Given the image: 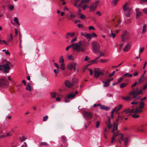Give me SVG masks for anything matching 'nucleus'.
Masks as SVG:
<instances>
[{"label":"nucleus","instance_id":"32","mask_svg":"<svg viewBox=\"0 0 147 147\" xmlns=\"http://www.w3.org/2000/svg\"><path fill=\"white\" fill-rule=\"evenodd\" d=\"M131 97L129 96H127L126 97L122 96L121 97V98L122 99L125 100H130L131 98Z\"/></svg>","mask_w":147,"mask_h":147},{"label":"nucleus","instance_id":"36","mask_svg":"<svg viewBox=\"0 0 147 147\" xmlns=\"http://www.w3.org/2000/svg\"><path fill=\"white\" fill-rule=\"evenodd\" d=\"M129 140V139L127 138H125L124 144L125 146H127V143Z\"/></svg>","mask_w":147,"mask_h":147},{"label":"nucleus","instance_id":"20","mask_svg":"<svg viewBox=\"0 0 147 147\" xmlns=\"http://www.w3.org/2000/svg\"><path fill=\"white\" fill-rule=\"evenodd\" d=\"M106 124L107 126L109 129L111 128V127L112 126V125L111 124L110 118H109L108 119V121L106 122Z\"/></svg>","mask_w":147,"mask_h":147},{"label":"nucleus","instance_id":"28","mask_svg":"<svg viewBox=\"0 0 147 147\" xmlns=\"http://www.w3.org/2000/svg\"><path fill=\"white\" fill-rule=\"evenodd\" d=\"M102 83L104 84L103 86L104 87H107L110 85V83H108L106 81H102Z\"/></svg>","mask_w":147,"mask_h":147},{"label":"nucleus","instance_id":"30","mask_svg":"<svg viewBox=\"0 0 147 147\" xmlns=\"http://www.w3.org/2000/svg\"><path fill=\"white\" fill-rule=\"evenodd\" d=\"M132 76V75L131 74L128 73H127L123 75V77L124 78H125L126 77H131Z\"/></svg>","mask_w":147,"mask_h":147},{"label":"nucleus","instance_id":"44","mask_svg":"<svg viewBox=\"0 0 147 147\" xmlns=\"http://www.w3.org/2000/svg\"><path fill=\"white\" fill-rule=\"evenodd\" d=\"M20 138L21 142H23L26 140V138L23 136L21 137H20Z\"/></svg>","mask_w":147,"mask_h":147},{"label":"nucleus","instance_id":"14","mask_svg":"<svg viewBox=\"0 0 147 147\" xmlns=\"http://www.w3.org/2000/svg\"><path fill=\"white\" fill-rule=\"evenodd\" d=\"M99 2L97 1L91 4L90 6V9H95L97 8Z\"/></svg>","mask_w":147,"mask_h":147},{"label":"nucleus","instance_id":"35","mask_svg":"<svg viewBox=\"0 0 147 147\" xmlns=\"http://www.w3.org/2000/svg\"><path fill=\"white\" fill-rule=\"evenodd\" d=\"M146 24L144 25L143 27V29L142 31V33H144L146 30Z\"/></svg>","mask_w":147,"mask_h":147},{"label":"nucleus","instance_id":"33","mask_svg":"<svg viewBox=\"0 0 147 147\" xmlns=\"http://www.w3.org/2000/svg\"><path fill=\"white\" fill-rule=\"evenodd\" d=\"M50 94L51 97L54 98H56V93L54 92H51L50 93Z\"/></svg>","mask_w":147,"mask_h":147},{"label":"nucleus","instance_id":"21","mask_svg":"<svg viewBox=\"0 0 147 147\" xmlns=\"http://www.w3.org/2000/svg\"><path fill=\"white\" fill-rule=\"evenodd\" d=\"M130 47V45L129 44H128L123 49V50L124 52L127 51Z\"/></svg>","mask_w":147,"mask_h":147},{"label":"nucleus","instance_id":"64","mask_svg":"<svg viewBox=\"0 0 147 147\" xmlns=\"http://www.w3.org/2000/svg\"><path fill=\"white\" fill-rule=\"evenodd\" d=\"M21 147H27V144L26 142H24V144H23Z\"/></svg>","mask_w":147,"mask_h":147},{"label":"nucleus","instance_id":"49","mask_svg":"<svg viewBox=\"0 0 147 147\" xmlns=\"http://www.w3.org/2000/svg\"><path fill=\"white\" fill-rule=\"evenodd\" d=\"M90 65V64H88L87 65H86V66H85L83 68V71L84 72L86 70V69H87V67L89 66Z\"/></svg>","mask_w":147,"mask_h":147},{"label":"nucleus","instance_id":"16","mask_svg":"<svg viewBox=\"0 0 147 147\" xmlns=\"http://www.w3.org/2000/svg\"><path fill=\"white\" fill-rule=\"evenodd\" d=\"M65 86L68 88H70L73 86V84L71 83L68 80H66L65 82Z\"/></svg>","mask_w":147,"mask_h":147},{"label":"nucleus","instance_id":"59","mask_svg":"<svg viewBox=\"0 0 147 147\" xmlns=\"http://www.w3.org/2000/svg\"><path fill=\"white\" fill-rule=\"evenodd\" d=\"M144 49V47H143L142 48L140 47V53H142Z\"/></svg>","mask_w":147,"mask_h":147},{"label":"nucleus","instance_id":"45","mask_svg":"<svg viewBox=\"0 0 147 147\" xmlns=\"http://www.w3.org/2000/svg\"><path fill=\"white\" fill-rule=\"evenodd\" d=\"M65 65L63 63L61 64V69H62V70H64L65 69Z\"/></svg>","mask_w":147,"mask_h":147},{"label":"nucleus","instance_id":"24","mask_svg":"<svg viewBox=\"0 0 147 147\" xmlns=\"http://www.w3.org/2000/svg\"><path fill=\"white\" fill-rule=\"evenodd\" d=\"M136 18H139L141 15L142 13L139 11V10H136Z\"/></svg>","mask_w":147,"mask_h":147},{"label":"nucleus","instance_id":"55","mask_svg":"<svg viewBox=\"0 0 147 147\" xmlns=\"http://www.w3.org/2000/svg\"><path fill=\"white\" fill-rule=\"evenodd\" d=\"M68 58L69 59H70L71 60H73L74 59L72 57V55H71L68 56Z\"/></svg>","mask_w":147,"mask_h":147},{"label":"nucleus","instance_id":"50","mask_svg":"<svg viewBox=\"0 0 147 147\" xmlns=\"http://www.w3.org/2000/svg\"><path fill=\"white\" fill-rule=\"evenodd\" d=\"M96 14L99 16H101L102 15V13H101V12L99 11H97L96 12Z\"/></svg>","mask_w":147,"mask_h":147},{"label":"nucleus","instance_id":"10","mask_svg":"<svg viewBox=\"0 0 147 147\" xmlns=\"http://www.w3.org/2000/svg\"><path fill=\"white\" fill-rule=\"evenodd\" d=\"M80 1V0H74L73 1V3L74 5L77 8L81 9L82 8L81 1L79 3Z\"/></svg>","mask_w":147,"mask_h":147},{"label":"nucleus","instance_id":"56","mask_svg":"<svg viewBox=\"0 0 147 147\" xmlns=\"http://www.w3.org/2000/svg\"><path fill=\"white\" fill-rule=\"evenodd\" d=\"M123 63V61H122L121 63H120L119 64V65H118L117 66H113L112 67V68H113L114 67H115V68H117V67H119V66H120L121 65H122V64Z\"/></svg>","mask_w":147,"mask_h":147},{"label":"nucleus","instance_id":"53","mask_svg":"<svg viewBox=\"0 0 147 147\" xmlns=\"http://www.w3.org/2000/svg\"><path fill=\"white\" fill-rule=\"evenodd\" d=\"M100 124V122L99 121H96V127L97 128H98L99 127V125Z\"/></svg>","mask_w":147,"mask_h":147},{"label":"nucleus","instance_id":"9","mask_svg":"<svg viewBox=\"0 0 147 147\" xmlns=\"http://www.w3.org/2000/svg\"><path fill=\"white\" fill-rule=\"evenodd\" d=\"M77 65L76 63L73 62L69 63L67 65V67L68 69L72 70L74 69V71H75L76 70V66Z\"/></svg>","mask_w":147,"mask_h":147},{"label":"nucleus","instance_id":"15","mask_svg":"<svg viewBox=\"0 0 147 147\" xmlns=\"http://www.w3.org/2000/svg\"><path fill=\"white\" fill-rule=\"evenodd\" d=\"M132 8V6L130 3H126L123 6V9H131Z\"/></svg>","mask_w":147,"mask_h":147},{"label":"nucleus","instance_id":"4","mask_svg":"<svg viewBox=\"0 0 147 147\" xmlns=\"http://www.w3.org/2000/svg\"><path fill=\"white\" fill-rule=\"evenodd\" d=\"M10 64V62L7 61L3 65H0V69L2 70L4 72L7 73L10 69L9 65Z\"/></svg>","mask_w":147,"mask_h":147},{"label":"nucleus","instance_id":"46","mask_svg":"<svg viewBox=\"0 0 147 147\" xmlns=\"http://www.w3.org/2000/svg\"><path fill=\"white\" fill-rule=\"evenodd\" d=\"M86 16L85 15L82 14L80 16V18L82 20H84L86 18Z\"/></svg>","mask_w":147,"mask_h":147},{"label":"nucleus","instance_id":"18","mask_svg":"<svg viewBox=\"0 0 147 147\" xmlns=\"http://www.w3.org/2000/svg\"><path fill=\"white\" fill-rule=\"evenodd\" d=\"M124 13L125 15L127 17H129L131 13L130 10H124Z\"/></svg>","mask_w":147,"mask_h":147},{"label":"nucleus","instance_id":"22","mask_svg":"<svg viewBox=\"0 0 147 147\" xmlns=\"http://www.w3.org/2000/svg\"><path fill=\"white\" fill-rule=\"evenodd\" d=\"M75 96V94L71 93L68 94L66 97L67 99H69L74 98Z\"/></svg>","mask_w":147,"mask_h":147},{"label":"nucleus","instance_id":"11","mask_svg":"<svg viewBox=\"0 0 147 147\" xmlns=\"http://www.w3.org/2000/svg\"><path fill=\"white\" fill-rule=\"evenodd\" d=\"M83 114L84 118L86 119H90L92 116V114L89 112L84 111Z\"/></svg>","mask_w":147,"mask_h":147},{"label":"nucleus","instance_id":"6","mask_svg":"<svg viewBox=\"0 0 147 147\" xmlns=\"http://www.w3.org/2000/svg\"><path fill=\"white\" fill-rule=\"evenodd\" d=\"M93 47V52L95 53H99L100 45L99 43L97 42H94L92 43Z\"/></svg>","mask_w":147,"mask_h":147},{"label":"nucleus","instance_id":"12","mask_svg":"<svg viewBox=\"0 0 147 147\" xmlns=\"http://www.w3.org/2000/svg\"><path fill=\"white\" fill-rule=\"evenodd\" d=\"M125 110H124L121 114L118 115L117 118L116 120V121L117 123L118 122L119 120H122L123 119V118L125 116V114H126L125 113V112H124Z\"/></svg>","mask_w":147,"mask_h":147},{"label":"nucleus","instance_id":"57","mask_svg":"<svg viewBox=\"0 0 147 147\" xmlns=\"http://www.w3.org/2000/svg\"><path fill=\"white\" fill-rule=\"evenodd\" d=\"M77 40V38L76 37L74 38L71 41V43H72L74 42H76Z\"/></svg>","mask_w":147,"mask_h":147},{"label":"nucleus","instance_id":"37","mask_svg":"<svg viewBox=\"0 0 147 147\" xmlns=\"http://www.w3.org/2000/svg\"><path fill=\"white\" fill-rule=\"evenodd\" d=\"M62 139L64 143L66 142L67 141L66 138L64 136H62Z\"/></svg>","mask_w":147,"mask_h":147},{"label":"nucleus","instance_id":"5","mask_svg":"<svg viewBox=\"0 0 147 147\" xmlns=\"http://www.w3.org/2000/svg\"><path fill=\"white\" fill-rule=\"evenodd\" d=\"M9 84L8 81L4 78L0 79V86L3 88H7Z\"/></svg>","mask_w":147,"mask_h":147},{"label":"nucleus","instance_id":"27","mask_svg":"<svg viewBox=\"0 0 147 147\" xmlns=\"http://www.w3.org/2000/svg\"><path fill=\"white\" fill-rule=\"evenodd\" d=\"M114 127L113 130L111 131L112 133H113L115 130H117V125H116L115 123H114Z\"/></svg>","mask_w":147,"mask_h":147},{"label":"nucleus","instance_id":"31","mask_svg":"<svg viewBox=\"0 0 147 147\" xmlns=\"http://www.w3.org/2000/svg\"><path fill=\"white\" fill-rule=\"evenodd\" d=\"M26 89L27 90L31 91L32 90L31 86L30 85H26Z\"/></svg>","mask_w":147,"mask_h":147},{"label":"nucleus","instance_id":"42","mask_svg":"<svg viewBox=\"0 0 147 147\" xmlns=\"http://www.w3.org/2000/svg\"><path fill=\"white\" fill-rule=\"evenodd\" d=\"M40 145L41 146H48V144L46 142H41L40 143Z\"/></svg>","mask_w":147,"mask_h":147},{"label":"nucleus","instance_id":"51","mask_svg":"<svg viewBox=\"0 0 147 147\" xmlns=\"http://www.w3.org/2000/svg\"><path fill=\"white\" fill-rule=\"evenodd\" d=\"M137 84H138V82H137V81H136L135 82L131 85V88L133 89V88H132L136 86Z\"/></svg>","mask_w":147,"mask_h":147},{"label":"nucleus","instance_id":"2","mask_svg":"<svg viewBox=\"0 0 147 147\" xmlns=\"http://www.w3.org/2000/svg\"><path fill=\"white\" fill-rule=\"evenodd\" d=\"M143 111V110H138V107H136L135 108H128L125 110L124 112H125L126 114L133 113V114L131 115V116L134 118L135 119L138 118L140 117L139 115L137 114V113H142Z\"/></svg>","mask_w":147,"mask_h":147},{"label":"nucleus","instance_id":"1","mask_svg":"<svg viewBox=\"0 0 147 147\" xmlns=\"http://www.w3.org/2000/svg\"><path fill=\"white\" fill-rule=\"evenodd\" d=\"M87 44L84 42L80 41L78 43H72L71 45L67 46L66 50L68 51L70 48L71 47L73 51H75L78 53L80 51L83 52L86 50Z\"/></svg>","mask_w":147,"mask_h":147},{"label":"nucleus","instance_id":"61","mask_svg":"<svg viewBox=\"0 0 147 147\" xmlns=\"http://www.w3.org/2000/svg\"><path fill=\"white\" fill-rule=\"evenodd\" d=\"M111 35L113 37V38H114L115 36V33H113V32L112 30H111Z\"/></svg>","mask_w":147,"mask_h":147},{"label":"nucleus","instance_id":"19","mask_svg":"<svg viewBox=\"0 0 147 147\" xmlns=\"http://www.w3.org/2000/svg\"><path fill=\"white\" fill-rule=\"evenodd\" d=\"M75 34L74 32L72 33H67L66 35V38L67 39L69 38V36L71 37H74Z\"/></svg>","mask_w":147,"mask_h":147},{"label":"nucleus","instance_id":"48","mask_svg":"<svg viewBox=\"0 0 147 147\" xmlns=\"http://www.w3.org/2000/svg\"><path fill=\"white\" fill-rule=\"evenodd\" d=\"M48 117L47 115H46V116H45L43 117V121H47L48 119Z\"/></svg>","mask_w":147,"mask_h":147},{"label":"nucleus","instance_id":"63","mask_svg":"<svg viewBox=\"0 0 147 147\" xmlns=\"http://www.w3.org/2000/svg\"><path fill=\"white\" fill-rule=\"evenodd\" d=\"M89 29L90 30H95V28L92 26H90L88 27Z\"/></svg>","mask_w":147,"mask_h":147},{"label":"nucleus","instance_id":"47","mask_svg":"<svg viewBox=\"0 0 147 147\" xmlns=\"http://www.w3.org/2000/svg\"><path fill=\"white\" fill-rule=\"evenodd\" d=\"M134 99V101H133L132 102H131V105H136L138 103V102H136L135 101L136 100H135V99Z\"/></svg>","mask_w":147,"mask_h":147},{"label":"nucleus","instance_id":"29","mask_svg":"<svg viewBox=\"0 0 147 147\" xmlns=\"http://www.w3.org/2000/svg\"><path fill=\"white\" fill-rule=\"evenodd\" d=\"M97 59H96V58L93 60H90L88 62V63H90L89 64L91 65L92 64H93L94 63H97Z\"/></svg>","mask_w":147,"mask_h":147},{"label":"nucleus","instance_id":"62","mask_svg":"<svg viewBox=\"0 0 147 147\" xmlns=\"http://www.w3.org/2000/svg\"><path fill=\"white\" fill-rule=\"evenodd\" d=\"M147 88V84H146L143 86L142 89L143 90H144L146 89Z\"/></svg>","mask_w":147,"mask_h":147},{"label":"nucleus","instance_id":"41","mask_svg":"<svg viewBox=\"0 0 147 147\" xmlns=\"http://www.w3.org/2000/svg\"><path fill=\"white\" fill-rule=\"evenodd\" d=\"M99 53H100V55L98 57H97L96 58V59L97 60L100 57L104 55V54L103 53H102V52H99Z\"/></svg>","mask_w":147,"mask_h":147},{"label":"nucleus","instance_id":"23","mask_svg":"<svg viewBox=\"0 0 147 147\" xmlns=\"http://www.w3.org/2000/svg\"><path fill=\"white\" fill-rule=\"evenodd\" d=\"M144 81V77H142V76H141L138 82V84H139L140 83H143Z\"/></svg>","mask_w":147,"mask_h":147},{"label":"nucleus","instance_id":"3","mask_svg":"<svg viewBox=\"0 0 147 147\" xmlns=\"http://www.w3.org/2000/svg\"><path fill=\"white\" fill-rule=\"evenodd\" d=\"M138 88H136L135 90L133 89V90L128 94V95L131 96L132 98L135 99V100H138L140 98L139 94H143L142 89L140 90L139 91Z\"/></svg>","mask_w":147,"mask_h":147},{"label":"nucleus","instance_id":"40","mask_svg":"<svg viewBox=\"0 0 147 147\" xmlns=\"http://www.w3.org/2000/svg\"><path fill=\"white\" fill-rule=\"evenodd\" d=\"M59 61L60 63H63L64 62V59L63 58V57L62 56L60 57Z\"/></svg>","mask_w":147,"mask_h":147},{"label":"nucleus","instance_id":"17","mask_svg":"<svg viewBox=\"0 0 147 147\" xmlns=\"http://www.w3.org/2000/svg\"><path fill=\"white\" fill-rule=\"evenodd\" d=\"M145 104L143 101H140V105L139 106L138 110H142V109L144 108Z\"/></svg>","mask_w":147,"mask_h":147},{"label":"nucleus","instance_id":"39","mask_svg":"<svg viewBox=\"0 0 147 147\" xmlns=\"http://www.w3.org/2000/svg\"><path fill=\"white\" fill-rule=\"evenodd\" d=\"M14 21L18 25H20V24L19 22L18 18L17 17H15L14 19Z\"/></svg>","mask_w":147,"mask_h":147},{"label":"nucleus","instance_id":"54","mask_svg":"<svg viewBox=\"0 0 147 147\" xmlns=\"http://www.w3.org/2000/svg\"><path fill=\"white\" fill-rule=\"evenodd\" d=\"M77 81V79H76L73 78L72 80V82L74 84L76 83Z\"/></svg>","mask_w":147,"mask_h":147},{"label":"nucleus","instance_id":"26","mask_svg":"<svg viewBox=\"0 0 147 147\" xmlns=\"http://www.w3.org/2000/svg\"><path fill=\"white\" fill-rule=\"evenodd\" d=\"M85 37L87 39L90 40L93 37V35L91 34H87L85 35Z\"/></svg>","mask_w":147,"mask_h":147},{"label":"nucleus","instance_id":"34","mask_svg":"<svg viewBox=\"0 0 147 147\" xmlns=\"http://www.w3.org/2000/svg\"><path fill=\"white\" fill-rule=\"evenodd\" d=\"M127 85V84L126 83H123L121 84L120 85V88H123L125 87Z\"/></svg>","mask_w":147,"mask_h":147},{"label":"nucleus","instance_id":"58","mask_svg":"<svg viewBox=\"0 0 147 147\" xmlns=\"http://www.w3.org/2000/svg\"><path fill=\"white\" fill-rule=\"evenodd\" d=\"M122 105H119V106L118 109L117 110V112L118 111L122 108Z\"/></svg>","mask_w":147,"mask_h":147},{"label":"nucleus","instance_id":"25","mask_svg":"<svg viewBox=\"0 0 147 147\" xmlns=\"http://www.w3.org/2000/svg\"><path fill=\"white\" fill-rule=\"evenodd\" d=\"M118 0H112L111 2V4L113 6H116L118 3Z\"/></svg>","mask_w":147,"mask_h":147},{"label":"nucleus","instance_id":"52","mask_svg":"<svg viewBox=\"0 0 147 147\" xmlns=\"http://www.w3.org/2000/svg\"><path fill=\"white\" fill-rule=\"evenodd\" d=\"M115 134H114L113 137L112 138L111 140V142L112 143H113V142L115 140Z\"/></svg>","mask_w":147,"mask_h":147},{"label":"nucleus","instance_id":"38","mask_svg":"<svg viewBox=\"0 0 147 147\" xmlns=\"http://www.w3.org/2000/svg\"><path fill=\"white\" fill-rule=\"evenodd\" d=\"M10 38L8 39V41H7V42H11L12 40L13 39L12 35L11 33L10 34Z\"/></svg>","mask_w":147,"mask_h":147},{"label":"nucleus","instance_id":"43","mask_svg":"<svg viewBox=\"0 0 147 147\" xmlns=\"http://www.w3.org/2000/svg\"><path fill=\"white\" fill-rule=\"evenodd\" d=\"M76 17V16L74 14L71 13V14L70 15V18H69V20H71V18H75Z\"/></svg>","mask_w":147,"mask_h":147},{"label":"nucleus","instance_id":"7","mask_svg":"<svg viewBox=\"0 0 147 147\" xmlns=\"http://www.w3.org/2000/svg\"><path fill=\"white\" fill-rule=\"evenodd\" d=\"M129 38L128 32L125 30L124 31L121 35V40L123 42H125V40H127Z\"/></svg>","mask_w":147,"mask_h":147},{"label":"nucleus","instance_id":"60","mask_svg":"<svg viewBox=\"0 0 147 147\" xmlns=\"http://www.w3.org/2000/svg\"><path fill=\"white\" fill-rule=\"evenodd\" d=\"M124 78H123L122 77L120 78L119 79V80H118V81L117 82H118V83H120V82H121L122 81L123 79Z\"/></svg>","mask_w":147,"mask_h":147},{"label":"nucleus","instance_id":"8","mask_svg":"<svg viewBox=\"0 0 147 147\" xmlns=\"http://www.w3.org/2000/svg\"><path fill=\"white\" fill-rule=\"evenodd\" d=\"M90 0H81V3L82 5V8L83 9H88L89 7L86 4H84V3H87L90 1Z\"/></svg>","mask_w":147,"mask_h":147},{"label":"nucleus","instance_id":"13","mask_svg":"<svg viewBox=\"0 0 147 147\" xmlns=\"http://www.w3.org/2000/svg\"><path fill=\"white\" fill-rule=\"evenodd\" d=\"M104 75L103 73L102 72L99 71L98 70L96 69L94 71V75L95 78H98L100 75Z\"/></svg>","mask_w":147,"mask_h":147}]
</instances>
